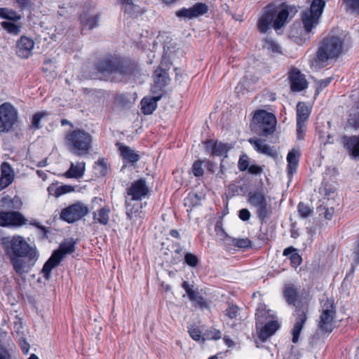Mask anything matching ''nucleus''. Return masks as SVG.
<instances>
[{
	"label": "nucleus",
	"mask_w": 359,
	"mask_h": 359,
	"mask_svg": "<svg viewBox=\"0 0 359 359\" xmlns=\"http://www.w3.org/2000/svg\"><path fill=\"white\" fill-rule=\"evenodd\" d=\"M1 244L5 255L18 275L28 273L38 259L36 250L30 246L22 236L4 237Z\"/></svg>",
	"instance_id": "obj_1"
},
{
	"label": "nucleus",
	"mask_w": 359,
	"mask_h": 359,
	"mask_svg": "<svg viewBox=\"0 0 359 359\" xmlns=\"http://www.w3.org/2000/svg\"><path fill=\"white\" fill-rule=\"evenodd\" d=\"M242 184L229 185L237 195H248V202L256 209V213L262 222H265L272 215L271 204L266 198L262 181H243Z\"/></svg>",
	"instance_id": "obj_2"
},
{
	"label": "nucleus",
	"mask_w": 359,
	"mask_h": 359,
	"mask_svg": "<svg viewBox=\"0 0 359 359\" xmlns=\"http://www.w3.org/2000/svg\"><path fill=\"white\" fill-rule=\"evenodd\" d=\"M299 295L298 288L292 283L285 284L283 289V296L289 305L294 306L295 310L294 316L295 322L292 329V341L294 344L298 342L301 332L308 318L309 304L306 300H297Z\"/></svg>",
	"instance_id": "obj_3"
},
{
	"label": "nucleus",
	"mask_w": 359,
	"mask_h": 359,
	"mask_svg": "<svg viewBox=\"0 0 359 359\" xmlns=\"http://www.w3.org/2000/svg\"><path fill=\"white\" fill-rule=\"evenodd\" d=\"M288 16L289 11L287 6L282 4L278 6L274 4H269L263 9L257 22V28L263 34H265L271 26L276 30L280 29L286 23Z\"/></svg>",
	"instance_id": "obj_4"
},
{
	"label": "nucleus",
	"mask_w": 359,
	"mask_h": 359,
	"mask_svg": "<svg viewBox=\"0 0 359 359\" xmlns=\"http://www.w3.org/2000/svg\"><path fill=\"white\" fill-rule=\"evenodd\" d=\"M344 39L341 35L330 33L319 44L317 53V60L325 63L330 60L337 58L343 52Z\"/></svg>",
	"instance_id": "obj_5"
},
{
	"label": "nucleus",
	"mask_w": 359,
	"mask_h": 359,
	"mask_svg": "<svg viewBox=\"0 0 359 359\" xmlns=\"http://www.w3.org/2000/svg\"><path fill=\"white\" fill-rule=\"evenodd\" d=\"M96 69L102 74H119L128 75L132 74L134 65L128 60L112 55L100 58L95 64Z\"/></svg>",
	"instance_id": "obj_6"
},
{
	"label": "nucleus",
	"mask_w": 359,
	"mask_h": 359,
	"mask_svg": "<svg viewBox=\"0 0 359 359\" xmlns=\"http://www.w3.org/2000/svg\"><path fill=\"white\" fill-rule=\"evenodd\" d=\"M277 120L276 116L264 109L255 112L252 122V130L258 135L267 137L274 133Z\"/></svg>",
	"instance_id": "obj_7"
},
{
	"label": "nucleus",
	"mask_w": 359,
	"mask_h": 359,
	"mask_svg": "<svg viewBox=\"0 0 359 359\" xmlns=\"http://www.w3.org/2000/svg\"><path fill=\"white\" fill-rule=\"evenodd\" d=\"M325 6L323 0H313L310 8L301 13L302 23L306 34L312 32L318 25Z\"/></svg>",
	"instance_id": "obj_8"
},
{
	"label": "nucleus",
	"mask_w": 359,
	"mask_h": 359,
	"mask_svg": "<svg viewBox=\"0 0 359 359\" xmlns=\"http://www.w3.org/2000/svg\"><path fill=\"white\" fill-rule=\"evenodd\" d=\"M336 316V307L333 299L326 298L322 302V311L318 327L321 332H331L333 330V323Z\"/></svg>",
	"instance_id": "obj_9"
},
{
	"label": "nucleus",
	"mask_w": 359,
	"mask_h": 359,
	"mask_svg": "<svg viewBox=\"0 0 359 359\" xmlns=\"http://www.w3.org/2000/svg\"><path fill=\"white\" fill-rule=\"evenodd\" d=\"M72 151L77 155L87 154L91 149V136L83 130H74L69 135Z\"/></svg>",
	"instance_id": "obj_10"
},
{
	"label": "nucleus",
	"mask_w": 359,
	"mask_h": 359,
	"mask_svg": "<svg viewBox=\"0 0 359 359\" xmlns=\"http://www.w3.org/2000/svg\"><path fill=\"white\" fill-rule=\"evenodd\" d=\"M18 113L10 102L0 105V133L10 131L18 121Z\"/></svg>",
	"instance_id": "obj_11"
},
{
	"label": "nucleus",
	"mask_w": 359,
	"mask_h": 359,
	"mask_svg": "<svg viewBox=\"0 0 359 359\" xmlns=\"http://www.w3.org/2000/svg\"><path fill=\"white\" fill-rule=\"evenodd\" d=\"M67 253V243L65 241L61 244L58 250H55L49 259L43 266L41 273L46 280H49L51 277L53 269L59 265L64 256Z\"/></svg>",
	"instance_id": "obj_12"
},
{
	"label": "nucleus",
	"mask_w": 359,
	"mask_h": 359,
	"mask_svg": "<svg viewBox=\"0 0 359 359\" xmlns=\"http://www.w3.org/2000/svg\"><path fill=\"white\" fill-rule=\"evenodd\" d=\"M27 223V219L19 211H1L0 226L20 227Z\"/></svg>",
	"instance_id": "obj_13"
},
{
	"label": "nucleus",
	"mask_w": 359,
	"mask_h": 359,
	"mask_svg": "<svg viewBox=\"0 0 359 359\" xmlns=\"http://www.w3.org/2000/svg\"><path fill=\"white\" fill-rule=\"evenodd\" d=\"M127 196L130 201L135 202L149 198L151 195V189L146 184L145 181H135L126 190Z\"/></svg>",
	"instance_id": "obj_14"
},
{
	"label": "nucleus",
	"mask_w": 359,
	"mask_h": 359,
	"mask_svg": "<svg viewBox=\"0 0 359 359\" xmlns=\"http://www.w3.org/2000/svg\"><path fill=\"white\" fill-rule=\"evenodd\" d=\"M208 11V6L205 3H196L189 8H183L176 12L180 18L193 19L203 15Z\"/></svg>",
	"instance_id": "obj_15"
},
{
	"label": "nucleus",
	"mask_w": 359,
	"mask_h": 359,
	"mask_svg": "<svg viewBox=\"0 0 359 359\" xmlns=\"http://www.w3.org/2000/svg\"><path fill=\"white\" fill-rule=\"evenodd\" d=\"M34 42L26 36H22L16 43V55L22 59H27L32 55Z\"/></svg>",
	"instance_id": "obj_16"
},
{
	"label": "nucleus",
	"mask_w": 359,
	"mask_h": 359,
	"mask_svg": "<svg viewBox=\"0 0 359 359\" xmlns=\"http://www.w3.org/2000/svg\"><path fill=\"white\" fill-rule=\"evenodd\" d=\"M90 212V208L81 201L69 205V224L82 219Z\"/></svg>",
	"instance_id": "obj_17"
},
{
	"label": "nucleus",
	"mask_w": 359,
	"mask_h": 359,
	"mask_svg": "<svg viewBox=\"0 0 359 359\" xmlns=\"http://www.w3.org/2000/svg\"><path fill=\"white\" fill-rule=\"evenodd\" d=\"M0 359H16L13 344L8 339V333L0 330Z\"/></svg>",
	"instance_id": "obj_18"
},
{
	"label": "nucleus",
	"mask_w": 359,
	"mask_h": 359,
	"mask_svg": "<svg viewBox=\"0 0 359 359\" xmlns=\"http://www.w3.org/2000/svg\"><path fill=\"white\" fill-rule=\"evenodd\" d=\"M341 144L353 159H359V135H344L341 137Z\"/></svg>",
	"instance_id": "obj_19"
},
{
	"label": "nucleus",
	"mask_w": 359,
	"mask_h": 359,
	"mask_svg": "<svg viewBox=\"0 0 359 359\" xmlns=\"http://www.w3.org/2000/svg\"><path fill=\"white\" fill-rule=\"evenodd\" d=\"M100 16L99 14L90 12H83L80 16V24L82 32L92 30L99 26Z\"/></svg>",
	"instance_id": "obj_20"
},
{
	"label": "nucleus",
	"mask_w": 359,
	"mask_h": 359,
	"mask_svg": "<svg viewBox=\"0 0 359 359\" xmlns=\"http://www.w3.org/2000/svg\"><path fill=\"white\" fill-rule=\"evenodd\" d=\"M290 80L291 89L293 91H301L307 88L308 83L302 74L297 69H293L290 73Z\"/></svg>",
	"instance_id": "obj_21"
},
{
	"label": "nucleus",
	"mask_w": 359,
	"mask_h": 359,
	"mask_svg": "<svg viewBox=\"0 0 359 359\" xmlns=\"http://www.w3.org/2000/svg\"><path fill=\"white\" fill-rule=\"evenodd\" d=\"M1 207L8 211H19L22 206L21 198L17 196L13 198L8 195L4 196L0 200Z\"/></svg>",
	"instance_id": "obj_22"
},
{
	"label": "nucleus",
	"mask_w": 359,
	"mask_h": 359,
	"mask_svg": "<svg viewBox=\"0 0 359 359\" xmlns=\"http://www.w3.org/2000/svg\"><path fill=\"white\" fill-rule=\"evenodd\" d=\"M205 149L207 151H210L212 155L219 156L226 154L230 147L228 144L208 140L205 142Z\"/></svg>",
	"instance_id": "obj_23"
},
{
	"label": "nucleus",
	"mask_w": 359,
	"mask_h": 359,
	"mask_svg": "<svg viewBox=\"0 0 359 359\" xmlns=\"http://www.w3.org/2000/svg\"><path fill=\"white\" fill-rule=\"evenodd\" d=\"M170 79L168 77V73L167 70L163 69L161 67H158L155 70L154 73V88L157 90H161L164 87H165Z\"/></svg>",
	"instance_id": "obj_24"
},
{
	"label": "nucleus",
	"mask_w": 359,
	"mask_h": 359,
	"mask_svg": "<svg viewBox=\"0 0 359 359\" xmlns=\"http://www.w3.org/2000/svg\"><path fill=\"white\" fill-rule=\"evenodd\" d=\"M300 153L298 149H292L290 151H289L287 156V177L291 178L294 172H296L299 160Z\"/></svg>",
	"instance_id": "obj_25"
},
{
	"label": "nucleus",
	"mask_w": 359,
	"mask_h": 359,
	"mask_svg": "<svg viewBox=\"0 0 359 359\" xmlns=\"http://www.w3.org/2000/svg\"><path fill=\"white\" fill-rule=\"evenodd\" d=\"M121 156L125 161L134 163L140 160V155L135 150L122 144H118Z\"/></svg>",
	"instance_id": "obj_26"
},
{
	"label": "nucleus",
	"mask_w": 359,
	"mask_h": 359,
	"mask_svg": "<svg viewBox=\"0 0 359 359\" xmlns=\"http://www.w3.org/2000/svg\"><path fill=\"white\" fill-rule=\"evenodd\" d=\"M280 327V325L276 320H271L265 324L261 329L259 334V339L264 341L269 337L272 336Z\"/></svg>",
	"instance_id": "obj_27"
},
{
	"label": "nucleus",
	"mask_w": 359,
	"mask_h": 359,
	"mask_svg": "<svg viewBox=\"0 0 359 359\" xmlns=\"http://www.w3.org/2000/svg\"><path fill=\"white\" fill-rule=\"evenodd\" d=\"M161 98V95L153 97H144L141 101L142 112L144 114H151L157 107V102Z\"/></svg>",
	"instance_id": "obj_28"
},
{
	"label": "nucleus",
	"mask_w": 359,
	"mask_h": 359,
	"mask_svg": "<svg viewBox=\"0 0 359 359\" xmlns=\"http://www.w3.org/2000/svg\"><path fill=\"white\" fill-rule=\"evenodd\" d=\"M336 188L332 186L329 181H323L319 188V193L324 196L325 202H331L330 199H334L335 196Z\"/></svg>",
	"instance_id": "obj_29"
},
{
	"label": "nucleus",
	"mask_w": 359,
	"mask_h": 359,
	"mask_svg": "<svg viewBox=\"0 0 359 359\" xmlns=\"http://www.w3.org/2000/svg\"><path fill=\"white\" fill-rule=\"evenodd\" d=\"M297 251V250L296 248L292 246H290L284 249L283 252V256H290L289 259L290 260V264L295 269L297 268L302 262V257Z\"/></svg>",
	"instance_id": "obj_30"
},
{
	"label": "nucleus",
	"mask_w": 359,
	"mask_h": 359,
	"mask_svg": "<svg viewBox=\"0 0 359 359\" xmlns=\"http://www.w3.org/2000/svg\"><path fill=\"white\" fill-rule=\"evenodd\" d=\"M333 202L322 201V203L317 207V212L320 216H323L327 220H331L334 214Z\"/></svg>",
	"instance_id": "obj_31"
},
{
	"label": "nucleus",
	"mask_w": 359,
	"mask_h": 359,
	"mask_svg": "<svg viewBox=\"0 0 359 359\" xmlns=\"http://www.w3.org/2000/svg\"><path fill=\"white\" fill-rule=\"evenodd\" d=\"M109 208L104 206L93 212V219L102 225H107L109 219Z\"/></svg>",
	"instance_id": "obj_32"
},
{
	"label": "nucleus",
	"mask_w": 359,
	"mask_h": 359,
	"mask_svg": "<svg viewBox=\"0 0 359 359\" xmlns=\"http://www.w3.org/2000/svg\"><path fill=\"white\" fill-rule=\"evenodd\" d=\"M110 168L105 159H99L95 162L94 165V172L97 177H107Z\"/></svg>",
	"instance_id": "obj_33"
},
{
	"label": "nucleus",
	"mask_w": 359,
	"mask_h": 359,
	"mask_svg": "<svg viewBox=\"0 0 359 359\" xmlns=\"http://www.w3.org/2000/svg\"><path fill=\"white\" fill-rule=\"evenodd\" d=\"M0 18L18 22L21 20L22 16L13 9L4 7L0 8Z\"/></svg>",
	"instance_id": "obj_34"
},
{
	"label": "nucleus",
	"mask_w": 359,
	"mask_h": 359,
	"mask_svg": "<svg viewBox=\"0 0 359 359\" xmlns=\"http://www.w3.org/2000/svg\"><path fill=\"white\" fill-rule=\"evenodd\" d=\"M85 171V163L83 161L78 162L76 164L72 163L69 168V178H80L83 176Z\"/></svg>",
	"instance_id": "obj_35"
},
{
	"label": "nucleus",
	"mask_w": 359,
	"mask_h": 359,
	"mask_svg": "<svg viewBox=\"0 0 359 359\" xmlns=\"http://www.w3.org/2000/svg\"><path fill=\"white\" fill-rule=\"evenodd\" d=\"M310 115V110L304 102L297 105V122L306 123Z\"/></svg>",
	"instance_id": "obj_36"
},
{
	"label": "nucleus",
	"mask_w": 359,
	"mask_h": 359,
	"mask_svg": "<svg viewBox=\"0 0 359 359\" xmlns=\"http://www.w3.org/2000/svg\"><path fill=\"white\" fill-rule=\"evenodd\" d=\"M130 198L126 196L125 205L126 208V215L128 219H131L134 215L138 212L139 210L142 208V205L138 203H133Z\"/></svg>",
	"instance_id": "obj_37"
},
{
	"label": "nucleus",
	"mask_w": 359,
	"mask_h": 359,
	"mask_svg": "<svg viewBox=\"0 0 359 359\" xmlns=\"http://www.w3.org/2000/svg\"><path fill=\"white\" fill-rule=\"evenodd\" d=\"M189 300L194 303L195 307H198L201 309H208L209 306L208 302L205 300L203 296L200 295L198 292H196L189 298Z\"/></svg>",
	"instance_id": "obj_38"
},
{
	"label": "nucleus",
	"mask_w": 359,
	"mask_h": 359,
	"mask_svg": "<svg viewBox=\"0 0 359 359\" xmlns=\"http://www.w3.org/2000/svg\"><path fill=\"white\" fill-rule=\"evenodd\" d=\"M14 170L7 162H4L1 165L0 180H13Z\"/></svg>",
	"instance_id": "obj_39"
},
{
	"label": "nucleus",
	"mask_w": 359,
	"mask_h": 359,
	"mask_svg": "<svg viewBox=\"0 0 359 359\" xmlns=\"http://www.w3.org/2000/svg\"><path fill=\"white\" fill-rule=\"evenodd\" d=\"M1 25L4 30L11 34L18 35L20 32L21 26L13 22L4 21L1 23Z\"/></svg>",
	"instance_id": "obj_40"
},
{
	"label": "nucleus",
	"mask_w": 359,
	"mask_h": 359,
	"mask_svg": "<svg viewBox=\"0 0 359 359\" xmlns=\"http://www.w3.org/2000/svg\"><path fill=\"white\" fill-rule=\"evenodd\" d=\"M121 4L124 5L125 12L130 15L139 12L140 7L135 5L131 0H117Z\"/></svg>",
	"instance_id": "obj_41"
},
{
	"label": "nucleus",
	"mask_w": 359,
	"mask_h": 359,
	"mask_svg": "<svg viewBox=\"0 0 359 359\" xmlns=\"http://www.w3.org/2000/svg\"><path fill=\"white\" fill-rule=\"evenodd\" d=\"M263 48L271 53H280V46L272 39L266 38L263 40Z\"/></svg>",
	"instance_id": "obj_42"
},
{
	"label": "nucleus",
	"mask_w": 359,
	"mask_h": 359,
	"mask_svg": "<svg viewBox=\"0 0 359 359\" xmlns=\"http://www.w3.org/2000/svg\"><path fill=\"white\" fill-rule=\"evenodd\" d=\"M231 244L238 248L247 249L252 246V241L248 238H230Z\"/></svg>",
	"instance_id": "obj_43"
},
{
	"label": "nucleus",
	"mask_w": 359,
	"mask_h": 359,
	"mask_svg": "<svg viewBox=\"0 0 359 359\" xmlns=\"http://www.w3.org/2000/svg\"><path fill=\"white\" fill-rule=\"evenodd\" d=\"M241 309L236 304L233 303H229L228 307L225 310V316H227L229 319L236 320L239 313H240Z\"/></svg>",
	"instance_id": "obj_44"
},
{
	"label": "nucleus",
	"mask_w": 359,
	"mask_h": 359,
	"mask_svg": "<svg viewBox=\"0 0 359 359\" xmlns=\"http://www.w3.org/2000/svg\"><path fill=\"white\" fill-rule=\"evenodd\" d=\"M48 191L49 194L54 195L57 198L67 193V184H64L59 187H55V184H52L48 188Z\"/></svg>",
	"instance_id": "obj_45"
},
{
	"label": "nucleus",
	"mask_w": 359,
	"mask_h": 359,
	"mask_svg": "<svg viewBox=\"0 0 359 359\" xmlns=\"http://www.w3.org/2000/svg\"><path fill=\"white\" fill-rule=\"evenodd\" d=\"M249 143L253 146L255 150L258 153L262 154L264 150L265 149V147H268L269 145L265 144L264 142L256 137L250 138L248 140Z\"/></svg>",
	"instance_id": "obj_46"
},
{
	"label": "nucleus",
	"mask_w": 359,
	"mask_h": 359,
	"mask_svg": "<svg viewBox=\"0 0 359 359\" xmlns=\"http://www.w3.org/2000/svg\"><path fill=\"white\" fill-rule=\"evenodd\" d=\"M297 211L302 218H306L313 212V209L303 202L299 203L297 205Z\"/></svg>",
	"instance_id": "obj_47"
},
{
	"label": "nucleus",
	"mask_w": 359,
	"mask_h": 359,
	"mask_svg": "<svg viewBox=\"0 0 359 359\" xmlns=\"http://www.w3.org/2000/svg\"><path fill=\"white\" fill-rule=\"evenodd\" d=\"M48 115V114L46 111H40L36 113L32 118V127L33 128L39 129L41 128L40 121L41 120L46 117Z\"/></svg>",
	"instance_id": "obj_48"
},
{
	"label": "nucleus",
	"mask_w": 359,
	"mask_h": 359,
	"mask_svg": "<svg viewBox=\"0 0 359 359\" xmlns=\"http://www.w3.org/2000/svg\"><path fill=\"white\" fill-rule=\"evenodd\" d=\"M203 160H198L195 161L192 165V172L195 177H201L204 173L203 165Z\"/></svg>",
	"instance_id": "obj_49"
},
{
	"label": "nucleus",
	"mask_w": 359,
	"mask_h": 359,
	"mask_svg": "<svg viewBox=\"0 0 359 359\" xmlns=\"http://www.w3.org/2000/svg\"><path fill=\"white\" fill-rule=\"evenodd\" d=\"M184 262L191 267H196L199 263V259L196 255L191 252H187L184 255Z\"/></svg>",
	"instance_id": "obj_50"
},
{
	"label": "nucleus",
	"mask_w": 359,
	"mask_h": 359,
	"mask_svg": "<svg viewBox=\"0 0 359 359\" xmlns=\"http://www.w3.org/2000/svg\"><path fill=\"white\" fill-rule=\"evenodd\" d=\"M202 198V195L197 193H190L185 199V205L190 203L193 206L199 205V201Z\"/></svg>",
	"instance_id": "obj_51"
},
{
	"label": "nucleus",
	"mask_w": 359,
	"mask_h": 359,
	"mask_svg": "<svg viewBox=\"0 0 359 359\" xmlns=\"http://www.w3.org/2000/svg\"><path fill=\"white\" fill-rule=\"evenodd\" d=\"M250 164L249 157L246 154H243L240 156L238 168L241 171L247 170Z\"/></svg>",
	"instance_id": "obj_52"
},
{
	"label": "nucleus",
	"mask_w": 359,
	"mask_h": 359,
	"mask_svg": "<svg viewBox=\"0 0 359 359\" xmlns=\"http://www.w3.org/2000/svg\"><path fill=\"white\" fill-rule=\"evenodd\" d=\"M188 332L190 337L195 341H200L201 339V331L196 325L189 327Z\"/></svg>",
	"instance_id": "obj_53"
},
{
	"label": "nucleus",
	"mask_w": 359,
	"mask_h": 359,
	"mask_svg": "<svg viewBox=\"0 0 359 359\" xmlns=\"http://www.w3.org/2000/svg\"><path fill=\"white\" fill-rule=\"evenodd\" d=\"M346 8L359 14V0H344Z\"/></svg>",
	"instance_id": "obj_54"
},
{
	"label": "nucleus",
	"mask_w": 359,
	"mask_h": 359,
	"mask_svg": "<svg viewBox=\"0 0 359 359\" xmlns=\"http://www.w3.org/2000/svg\"><path fill=\"white\" fill-rule=\"evenodd\" d=\"M14 6L23 11L31 6V1L30 0H14Z\"/></svg>",
	"instance_id": "obj_55"
},
{
	"label": "nucleus",
	"mask_w": 359,
	"mask_h": 359,
	"mask_svg": "<svg viewBox=\"0 0 359 359\" xmlns=\"http://www.w3.org/2000/svg\"><path fill=\"white\" fill-rule=\"evenodd\" d=\"M182 287L186 291L189 298L196 292L193 290L194 285H190L187 281H183Z\"/></svg>",
	"instance_id": "obj_56"
},
{
	"label": "nucleus",
	"mask_w": 359,
	"mask_h": 359,
	"mask_svg": "<svg viewBox=\"0 0 359 359\" xmlns=\"http://www.w3.org/2000/svg\"><path fill=\"white\" fill-rule=\"evenodd\" d=\"M247 170L250 174L258 175L263 172V168L258 165L250 164Z\"/></svg>",
	"instance_id": "obj_57"
},
{
	"label": "nucleus",
	"mask_w": 359,
	"mask_h": 359,
	"mask_svg": "<svg viewBox=\"0 0 359 359\" xmlns=\"http://www.w3.org/2000/svg\"><path fill=\"white\" fill-rule=\"evenodd\" d=\"M19 344L21 348V350L24 354H27L29 350V344L26 341L25 338L20 337L19 338Z\"/></svg>",
	"instance_id": "obj_58"
},
{
	"label": "nucleus",
	"mask_w": 359,
	"mask_h": 359,
	"mask_svg": "<svg viewBox=\"0 0 359 359\" xmlns=\"http://www.w3.org/2000/svg\"><path fill=\"white\" fill-rule=\"evenodd\" d=\"M332 81V78H326L325 79H321L317 81V90H322L325 88H326Z\"/></svg>",
	"instance_id": "obj_59"
},
{
	"label": "nucleus",
	"mask_w": 359,
	"mask_h": 359,
	"mask_svg": "<svg viewBox=\"0 0 359 359\" xmlns=\"http://www.w3.org/2000/svg\"><path fill=\"white\" fill-rule=\"evenodd\" d=\"M305 123L297 122V135L299 140H303L304 137Z\"/></svg>",
	"instance_id": "obj_60"
},
{
	"label": "nucleus",
	"mask_w": 359,
	"mask_h": 359,
	"mask_svg": "<svg viewBox=\"0 0 359 359\" xmlns=\"http://www.w3.org/2000/svg\"><path fill=\"white\" fill-rule=\"evenodd\" d=\"M262 154H264L267 156L276 158L278 156L277 151L273 149V147L271 146L265 147V149L264 150Z\"/></svg>",
	"instance_id": "obj_61"
},
{
	"label": "nucleus",
	"mask_w": 359,
	"mask_h": 359,
	"mask_svg": "<svg viewBox=\"0 0 359 359\" xmlns=\"http://www.w3.org/2000/svg\"><path fill=\"white\" fill-rule=\"evenodd\" d=\"M30 224L40 229L43 233V238H48V233L49 232L48 228L42 226L39 224V222L36 221H34L30 222Z\"/></svg>",
	"instance_id": "obj_62"
},
{
	"label": "nucleus",
	"mask_w": 359,
	"mask_h": 359,
	"mask_svg": "<svg viewBox=\"0 0 359 359\" xmlns=\"http://www.w3.org/2000/svg\"><path fill=\"white\" fill-rule=\"evenodd\" d=\"M250 216L251 214L250 211L246 208L241 209L239 211L238 217L241 220L244 222L248 221L250 218Z\"/></svg>",
	"instance_id": "obj_63"
},
{
	"label": "nucleus",
	"mask_w": 359,
	"mask_h": 359,
	"mask_svg": "<svg viewBox=\"0 0 359 359\" xmlns=\"http://www.w3.org/2000/svg\"><path fill=\"white\" fill-rule=\"evenodd\" d=\"M354 263L358 265L359 264V237L358 239L355 242V246L353 249Z\"/></svg>",
	"instance_id": "obj_64"
}]
</instances>
